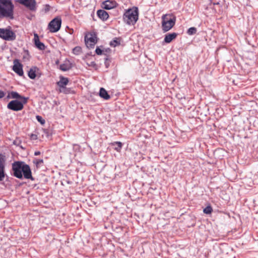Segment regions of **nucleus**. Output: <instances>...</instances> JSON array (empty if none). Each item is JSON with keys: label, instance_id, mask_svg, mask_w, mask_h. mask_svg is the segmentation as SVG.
I'll list each match as a JSON object with an SVG mask.
<instances>
[{"label": "nucleus", "instance_id": "24", "mask_svg": "<svg viewBox=\"0 0 258 258\" xmlns=\"http://www.w3.org/2000/svg\"><path fill=\"white\" fill-rule=\"evenodd\" d=\"M113 144L117 145V147L115 148V150L117 152H119L122 148V143L120 142H115Z\"/></svg>", "mask_w": 258, "mask_h": 258}, {"label": "nucleus", "instance_id": "34", "mask_svg": "<svg viewBox=\"0 0 258 258\" xmlns=\"http://www.w3.org/2000/svg\"><path fill=\"white\" fill-rule=\"evenodd\" d=\"M26 52H27V55L28 56H29V54H28V51H26Z\"/></svg>", "mask_w": 258, "mask_h": 258}, {"label": "nucleus", "instance_id": "5", "mask_svg": "<svg viewBox=\"0 0 258 258\" xmlns=\"http://www.w3.org/2000/svg\"><path fill=\"white\" fill-rule=\"evenodd\" d=\"M0 38L7 41H13L16 39V36L9 27L7 28H0Z\"/></svg>", "mask_w": 258, "mask_h": 258}, {"label": "nucleus", "instance_id": "13", "mask_svg": "<svg viewBox=\"0 0 258 258\" xmlns=\"http://www.w3.org/2000/svg\"><path fill=\"white\" fill-rule=\"evenodd\" d=\"M177 36V33H168L165 35L164 42L166 43H169L175 39Z\"/></svg>", "mask_w": 258, "mask_h": 258}, {"label": "nucleus", "instance_id": "33", "mask_svg": "<svg viewBox=\"0 0 258 258\" xmlns=\"http://www.w3.org/2000/svg\"><path fill=\"white\" fill-rule=\"evenodd\" d=\"M40 154V151H36L34 153V155L35 156H38V155H39Z\"/></svg>", "mask_w": 258, "mask_h": 258}, {"label": "nucleus", "instance_id": "3", "mask_svg": "<svg viewBox=\"0 0 258 258\" xmlns=\"http://www.w3.org/2000/svg\"><path fill=\"white\" fill-rule=\"evenodd\" d=\"M139 19V10L136 7L125 10L123 15V22L128 25H134Z\"/></svg>", "mask_w": 258, "mask_h": 258}, {"label": "nucleus", "instance_id": "4", "mask_svg": "<svg viewBox=\"0 0 258 258\" xmlns=\"http://www.w3.org/2000/svg\"><path fill=\"white\" fill-rule=\"evenodd\" d=\"M176 18L170 14L164 15L162 17V28L164 32L170 30L175 25Z\"/></svg>", "mask_w": 258, "mask_h": 258}, {"label": "nucleus", "instance_id": "12", "mask_svg": "<svg viewBox=\"0 0 258 258\" xmlns=\"http://www.w3.org/2000/svg\"><path fill=\"white\" fill-rule=\"evenodd\" d=\"M34 42L35 46L41 50H43L45 48V45L40 41L39 36L37 34L35 33L34 35Z\"/></svg>", "mask_w": 258, "mask_h": 258}, {"label": "nucleus", "instance_id": "26", "mask_svg": "<svg viewBox=\"0 0 258 258\" xmlns=\"http://www.w3.org/2000/svg\"><path fill=\"white\" fill-rule=\"evenodd\" d=\"M4 168H0V181H3L5 176Z\"/></svg>", "mask_w": 258, "mask_h": 258}, {"label": "nucleus", "instance_id": "6", "mask_svg": "<svg viewBox=\"0 0 258 258\" xmlns=\"http://www.w3.org/2000/svg\"><path fill=\"white\" fill-rule=\"evenodd\" d=\"M86 46L89 48H93L97 42V35L94 32L88 33L85 37Z\"/></svg>", "mask_w": 258, "mask_h": 258}, {"label": "nucleus", "instance_id": "31", "mask_svg": "<svg viewBox=\"0 0 258 258\" xmlns=\"http://www.w3.org/2000/svg\"><path fill=\"white\" fill-rule=\"evenodd\" d=\"M5 95V93L3 91L0 90V99L3 98Z\"/></svg>", "mask_w": 258, "mask_h": 258}, {"label": "nucleus", "instance_id": "8", "mask_svg": "<svg viewBox=\"0 0 258 258\" xmlns=\"http://www.w3.org/2000/svg\"><path fill=\"white\" fill-rule=\"evenodd\" d=\"M27 103H23V101L14 100L10 101L7 105V108L10 110L18 111L22 110L24 105Z\"/></svg>", "mask_w": 258, "mask_h": 258}, {"label": "nucleus", "instance_id": "27", "mask_svg": "<svg viewBox=\"0 0 258 258\" xmlns=\"http://www.w3.org/2000/svg\"><path fill=\"white\" fill-rule=\"evenodd\" d=\"M120 44L119 41L117 40V39H115L113 40V41L110 42V45L113 46L114 47L119 45Z\"/></svg>", "mask_w": 258, "mask_h": 258}, {"label": "nucleus", "instance_id": "18", "mask_svg": "<svg viewBox=\"0 0 258 258\" xmlns=\"http://www.w3.org/2000/svg\"><path fill=\"white\" fill-rule=\"evenodd\" d=\"M99 95L101 98H102L105 100H108L110 98V97L108 95L107 92L103 88H100V92H99Z\"/></svg>", "mask_w": 258, "mask_h": 258}, {"label": "nucleus", "instance_id": "29", "mask_svg": "<svg viewBox=\"0 0 258 258\" xmlns=\"http://www.w3.org/2000/svg\"><path fill=\"white\" fill-rule=\"evenodd\" d=\"M37 136L35 134H32L30 135V139L32 140H36L37 139Z\"/></svg>", "mask_w": 258, "mask_h": 258}, {"label": "nucleus", "instance_id": "28", "mask_svg": "<svg viewBox=\"0 0 258 258\" xmlns=\"http://www.w3.org/2000/svg\"><path fill=\"white\" fill-rule=\"evenodd\" d=\"M59 92L64 94H68L69 92V90L66 87H64V88H60Z\"/></svg>", "mask_w": 258, "mask_h": 258}, {"label": "nucleus", "instance_id": "30", "mask_svg": "<svg viewBox=\"0 0 258 258\" xmlns=\"http://www.w3.org/2000/svg\"><path fill=\"white\" fill-rule=\"evenodd\" d=\"M95 52L96 53L98 54V55H100L102 54V50L101 49H100L99 47H97L96 50H95Z\"/></svg>", "mask_w": 258, "mask_h": 258}, {"label": "nucleus", "instance_id": "15", "mask_svg": "<svg viewBox=\"0 0 258 258\" xmlns=\"http://www.w3.org/2000/svg\"><path fill=\"white\" fill-rule=\"evenodd\" d=\"M39 69L36 67H32L28 71V76L31 79H34L36 77V74L38 72Z\"/></svg>", "mask_w": 258, "mask_h": 258}, {"label": "nucleus", "instance_id": "23", "mask_svg": "<svg viewBox=\"0 0 258 258\" xmlns=\"http://www.w3.org/2000/svg\"><path fill=\"white\" fill-rule=\"evenodd\" d=\"M213 211L212 208L210 206L206 207L203 210L204 213L207 214H211Z\"/></svg>", "mask_w": 258, "mask_h": 258}, {"label": "nucleus", "instance_id": "17", "mask_svg": "<svg viewBox=\"0 0 258 258\" xmlns=\"http://www.w3.org/2000/svg\"><path fill=\"white\" fill-rule=\"evenodd\" d=\"M69 83V79L63 76L60 77V80L57 83L59 88H64Z\"/></svg>", "mask_w": 258, "mask_h": 258}, {"label": "nucleus", "instance_id": "20", "mask_svg": "<svg viewBox=\"0 0 258 258\" xmlns=\"http://www.w3.org/2000/svg\"><path fill=\"white\" fill-rule=\"evenodd\" d=\"M33 163L36 165L37 168L40 167V166L43 164V160L41 159L35 158L33 160Z\"/></svg>", "mask_w": 258, "mask_h": 258}, {"label": "nucleus", "instance_id": "32", "mask_svg": "<svg viewBox=\"0 0 258 258\" xmlns=\"http://www.w3.org/2000/svg\"><path fill=\"white\" fill-rule=\"evenodd\" d=\"M36 118H37V120H38L39 121L41 122V123H44V121H43V122L41 121V116H39V115H37V116H36Z\"/></svg>", "mask_w": 258, "mask_h": 258}, {"label": "nucleus", "instance_id": "21", "mask_svg": "<svg viewBox=\"0 0 258 258\" xmlns=\"http://www.w3.org/2000/svg\"><path fill=\"white\" fill-rule=\"evenodd\" d=\"M73 52L76 55H79L82 52V48L80 46H76L73 48Z\"/></svg>", "mask_w": 258, "mask_h": 258}, {"label": "nucleus", "instance_id": "11", "mask_svg": "<svg viewBox=\"0 0 258 258\" xmlns=\"http://www.w3.org/2000/svg\"><path fill=\"white\" fill-rule=\"evenodd\" d=\"M8 98H11L13 99H19L20 101H23V103H27L28 100V98L25 97L24 96H21L19 93L17 92L12 91L9 93L8 95Z\"/></svg>", "mask_w": 258, "mask_h": 258}, {"label": "nucleus", "instance_id": "9", "mask_svg": "<svg viewBox=\"0 0 258 258\" xmlns=\"http://www.w3.org/2000/svg\"><path fill=\"white\" fill-rule=\"evenodd\" d=\"M15 2L25 6L31 11H34L36 9L35 0H15Z\"/></svg>", "mask_w": 258, "mask_h": 258}, {"label": "nucleus", "instance_id": "2", "mask_svg": "<svg viewBox=\"0 0 258 258\" xmlns=\"http://www.w3.org/2000/svg\"><path fill=\"white\" fill-rule=\"evenodd\" d=\"M14 6L11 0H0V19L14 18Z\"/></svg>", "mask_w": 258, "mask_h": 258}, {"label": "nucleus", "instance_id": "7", "mask_svg": "<svg viewBox=\"0 0 258 258\" xmlns=\"http://www.w3.org/2000/svg\"><path fill=\"white\" fill-rule=\"evenodd\" d=\"M61 25V20L60 18L56 17L49 22L48 29L50 32L55 33L60 29Z\"/></svg>", "mask_w": 258, "mask_h": 258}, {"label": "nucleus", "instance_id": "19", "mask_svg": "<svg viewBox=\"0 0 258 258\" xmlns=\"http://www.w3.org/2000/svg\"><path fill=\"white\" fill-rule=\"evenodd\" d=\"M71 68V64L69 61L66 63L61 64L59 66V69L62 71H67L70 70Z\"/></svg>", "mask_w": 258, "mask_h": 258}, {"label": "nucleus", "instance_id": "22", "mask_svg": "<svg viewBox=\"0 0 258 258\" xmlns=\"http://www.w3.org/2000/svg\"><path fill=\"white\" fill-rule=\"evenodd\" d=\"M5 156L0 154V168H5Z\"/></svg>", "mask_w": 258, "mask_h": 258}, {"label": "nucleus", "instance_id": "10", "mask_svg": "<svg viewBox=\"0 0 258 258\" xmlns=\"http://www.w3.org/2000/svg\"><path fill=\"white\" fill-rule=\"evenodd\" d=\"M13 70L20 76H22L24 74L22 64L17 59L14 61Z\"/></svg>", "mask_w": 258, "mask_h": 258}, {"label": "nucleus", "instance_id": "14", "mask_svg": "<svg viewBox=\"0 0 258 258\" xmlns=\"http://www.w3.org/2000/svg\"><path fill=\"white\" fill-rule=\"evenodd\" d=\"M116 6V3L114 1H106L103 3V8L106 10L112 9Z\"/></svg>", "mask_w": 258, "mask_h": 258}, {"label": "nucleus", "instance_id": "16", "mask_svg": "<svg viewBox=\"0 0 258 258\" xmlns=\"http://www.w3.org/2000/svg\"><path fill=\"white\" fill-rule=\"evenodd\" d=\"M97 14L98 17L103 21L106 20L109 17L108 13L103 10H98L97 12Z\"/></svg>", "mask_w": 258, "mask_h": 258}, {"label": "nucleus", "instance_id": "1", "mask_svg": "<svg viewBox=\"0 0 258 258\" xmlns=\"http://www.w3.org/2000/svg\"><path fill=\"white\" fill-rule=\"evenodd\" d=\"M13 175L18 178L22 179L23 175L25 179L34 180L30 166L24 162L16 161L12 164Z\"/></svg>", "mask_w": 258, "mask_h": 258}, {"label": "nucleus", "instance_id": "25", "mask_svg": "<svg viewBox=\"0 0 258 258\" xmlns=\"http://www.w3.org/2000/svg\"><path fill=\"white\" fill-rule=\"evenodd\" d=\"M197 32V29L195 27H191L187 30V33L189 35H193Z\"/></svg>", "mask_w": 258, "mask_h": 258}]
</instances>
